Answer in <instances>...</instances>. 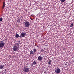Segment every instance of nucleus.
Listing matches in <instances>:
<instances>
[{
	"instance_id": "obj_1",
	"label": "nucleus",
	"mask_w": 74,
	"mask_h": 74,
	"mask_svg": "<svg viewBox=\"0 0 74 74\" xmlns=\"http://www.w3.org/2000/svg\"><path fill=\"white\" fill-rule=\"evenodd\" d=\"M20 44V41H19L18 43H15L14 45L13 50L14 51H18L19 49V44Z\"/></svg>"
},
{
	"instance_id": "obj_2",
	"label": "nucleus",
	"mask_w": 74,
	"mask_h": 74,
	"mask_svg": "<svg viewBox=\"0 0 74 74\" xmlns=\"http://www.w3.org/2000/svg\"><path fill=\"white\" fill-rule=\"evenodd\" d=\"M29 68H27V66H25L23 69V71L25 73H27L29 71Z\"/></svg>"
},
{
	"instance_id": "obj_3",
	"label": "nucleus",
	"mask_w": 74,
	"mask_h": 74,
	"mask_svg": "<svg viewBox=\"0 0 74 74\" xmlns=\"http://www.w3.org/2000/svg\"><path fill=\"white\" fill-rule=\"evenodd\" d=\"M25 27H29L30 26V23L28 21H27L25 23Z\"/></svg>"
},
{
	"instance_id": "obj_4",
	"label": "nucleus",
	"mask_w": 74,
	"mask_h": 74,
	"mask_svg": "<svg viewBox=\"0 0 74 74\" xmlns=\"http://www.w3.org/2000/svg\"><path fill=\"white\" fill-rule=\"evenodd\" d=\"M61 70L60 69H59V68H57V70H56L55 71V72L57 73V74H59V73H60Z\"/></svg>"
},
{
	"instance_id": "obj_5",
	"label": "nucleus",
	"mask_w": 74,
	"mask_h": 74,
	"mask_svg": "<svg viewBox=\"0 0 74 74\" xmlns=\"http://www.w3.org/2000/svg\"><path fill=\"white\" fill-rule=\"evenodd\" d=\"M26 33H23V32H22L21 34V36L23 37H25V35H26Z\"/></svg>"
},
{
	"instance_id": "obj_6",
	"label": "nucleus",
	"mask_w": 74,
	"mask_h": 74,
	"mask_svg": "<svg viewBox=\"0 0 74 74\" xmlns=\"http://www.w3.org/2000/svg\"><path fill=\"white\" fill-rule=\"evenodd\" d=\"M38 60H39V61H41L42 59V56H40L38 57Z\"/></svg>"
},
{
	"instance_id": "obj_7",
	"label": "nucleus",
	"mask_w": 74,
	"mask_h": 74,
	"mask_svg": "<svg viewBox=\"0 0 74 74\" xmlns=\"http://www.w3.org/2000/svg\"><path fill=\"white\" fill-rule=\"evenodd\" d=\"M4 43L2 42L0 43V47L2 48L3 47H4Z\"/></svg>"
},
{
	"instance_id": "obj_8",
	"label": "nucleus",
	"mask_w": 74,
	"mask_h": 74,
	"mask_svg": "<svg viewBox=\"0 0 74 74\" xmlns=\"http://www.w3.org/2000/svg\"><path fill=\"white\" fill-rule=\"evenodd\" d=\"M36 64H37V62H36V61H34L32 63V66H33V65H36Z\"/></svg>"
},
{
	"instance_id": "obj_9",
	"label": "nucleus",
	"mask_w": 74,
	"mask_h": 74,
	"mask_svg": "<svg viewBox=\"0 0 74 74\" xmlns=\"http://www.w3.org/2000/svg\"><path fill=\"white\" fill-rule=\"evenodd\" d=\"M5 2H3V5L2 7V9H4V7H5Z\"/></svg>"
},
{
	"instance_id": "obj_10",
	"label": "nucleus",
	"mask_w": 74,
	"mask_h": 74,
	"mask_svg": "<svg viewBox=\"0 0 74 74\" xmlns=\"http://www.w3.org/2000/svg\"><path fill=\"white\" fill-rule=\"evenodd\" d=\"M33 52L34 53H35L36 52H37V49H33Z\"/></svg>"
},
{
	"instance_id": "obj_11",
	"label": "nucleus",
	"mask_w": 74,
	"mask_h": 74,
	"mask_svg": "<svg viewBox=\"0 0 74 74\" xmlns=\"http://www.w3.org/2000/svg\"><path fill=\"white\" fill-rule=\"evenodd\" d=\"M3 67H4V65H0V69H2Z\"/></svg>"
},
{
	"instance_id": "obj_12",
	"label": "nucleus",
	"mask_w": 74,
	"mask_h": 74,
	"mask_svg": "<svg viewBox=\"0 0 74 74\" xmlns=\"http://www.w3.org/2000/svg\"><path fill=\"white\" fill-rule=\"evenodd\" d=\"M73 25H74V23H72L71 25H70V27H73Z\"/></svg>"
},
{
	"instance_id": "obj_13",
	"label": "nucleus",
	"mask_w": 74,
	"mask_h": 74,
	"mask_svg": "<svg viewBox=\"0 0 74 74\" xmlns=\"http://www.w3.org/2000/svg\"><path fill=\"white\" fill-rule=\"evenodd\" d=\"M15 37H16V38H18L19 37V35L18 34H16Z\"/></svg>"
},
{
	"instance_id": "obj_14",
	"label": "nucleus",
	"mask_w": 74,
	"mask_h": 74,
	"mask_svg": "<svg viewBox=\"0 0 74 74\" xmlns=\"http://www.w3.org/2000/svg\"><path fill=\"white\" fill-rule=\"evenodd\" d=\"M48 63L50 65L51 63V60H50L48 62Z\"/></svg>"
},
{
	"instance_id": "obj_15",
	"label": "nucleus",
	"mask_w": 74,
	"mask_h": 74,
	"mask_svg": "<svg viewBox=\"0 0 74 74\" xmlns=\"http://www.w3.org/2000/svg\"><path fill=\"white\" fill-rule=\"evenodd\" d=\"M33 53H34L33 51H30V53L31 55H32V54H33Z\"/></svg>"
},
{
	"instance_id": "obj_16",
	"label": "nucleus",
	"mask_w": 74,
	"mask_h": 74,
	"mask_svg": "<svg viewBox=\"0 0 74 74\" xmlns=\"http://www.w3.org/2000/svg\"><path fill=\"white\" fill-rule=\"evenodd\" d=\"M60 1L61 2H64L66 0H60Z\"/></svg>"
},
{
	"instance_id": "obj_17",
	"label": "nucleus",
	"mask_w": 74,
	"mask_h": 74,
	"mask_svg": "<svg viewBox=\"0 0 74 74\" xmlns=\"http://www.w3.org/2000/svg\"><path fill=\"white\" fill-rule=\"evenodd\" d=\"M2 21H3V18H0V22H2Z\"/></svg>"
},
{
	"instance_id": "obj_18",
	"label": "nucleus",
	"mask_w": 74,
	"mask_h": 74,
	"mask_svg": "<svg viewBox=\"0 0 74 74\" xmlns=\"http://www.w3.org/2000/svg\"><path fill=\"white\" fill-rule=\"evenodd\" d=\"M41 52H44V49H41Z\"/></svg>"
},
{
	"instance_id": "obj_19",
	"label": "nucleus",
	"mask_w": 74,
	"mask_h": 74,
	"mask_svg": "<svg viewBox=\"0 0 74 74\" xmlns=\"http://www.w3.org/2000/svg\"><path fill=\"white\" fill-rule=\"evenodd\" d=\"M30 19H31V20H33V18H30Z\"/></svg>"
},
{
	"instance_id": "obj_20",
	"label": "nucleus",
	"mask_w": 74,
	"mask_h": 74,
	"mask_svg": "<svg viewBox=\"0 0 74 74\" xmlns=\"http://www.w3.org/2000/svg\"><path fill=\"white\" fill-rule=\"evenodd\" d=\"M18 21H19V22H20V21H19V20H18Z\"/></svg>"
},
{
	"instance_id": "obj_21",
	"label": "nucleus",
	"mask_w": 74,
	"mask_h": 74,
	"mask_svg": "<svg viewBox=\"0 0 74 74\" xmlns=\"http://www.w3.org/2000/svg\"><path fill=\"white\" fill-rule=\"evenodd\" d=\"M37 47H38H38H39V46H37Z\"/></svg>"
},
{
	"instance_id": "obj_22",
	"label": "nucleus",
	"mask_w": 74,
	"mask_h": 74,
	"mask_svg": "<svg viewBox=\"0 0 74 74\" xmlns=\"http://www.w3.org/2000/svg\"><path fill=\"white\" fill-rule=\"evenodd\" d=\"M32 16V15H31V16Z\"/></svg>"
},
{
	"instance_id": "obj_23",
	"label": "nucleus",
	"mask_w": 74,
	"mask_h": 74,
	"mask_svg": "<svg viewBox=\"0 0 74 74\" xmlns=\"http://www.w3.org/2000/svg\"><path fill=\"white\" fill-rule=\"evenodd\" d=\"M19 37H20V38H21V36H20Z\"/></svg>"
},
{
	"instance_id": "obj_24",
	"label": "nucleus",
	"mask_w": 74,
	"mask_h": 74,
	"mask_svg": "<svg viewBox=\"0 0 74 74\" xmlns=\"http://www.w3.org/2000/svg\"><path fill=\"white\" fill-rule=\"evenodd\" d=\"M3 41H4L3 40V41H2V42H3Z\"/></svg>"
},
{
	"instance_id": "obj_25",
	"label": "nucleus",
	"mask_w": 74,
	"mask_h": 74,
	"mask_svg": "<svg viewBox=\"0 0 74 74\" xmlns=\"http://www.w3.org/2000/svg\"><path fill=\"white\" fill-rule=\"evenodd\" d=\"M5 71H6V69H5Z\"/></svg>"
}]
</instances>
